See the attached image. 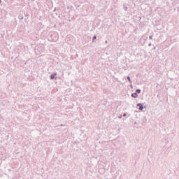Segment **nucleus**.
I'll return each instance as SVG.
<instances>
[{
  "label": "nucleus",
  "mask_w": 179,
  "mask_h": 179,
  "mask_svg": "<svg viewBox=\"0 0 179 179\" xmlns=\"http://www.w3.org/2000/svg\"><path fill=\"white\" fill-rule=\"evenodd\" d=\"M96 38H97V36L96 35H94L92 38V41H94V40H96Z\"/></svg>",
  "instance_id": "5"
},
{
  "label": "nucleus",
  "mask_w": 179,
  "mask_h": 179,
  "mask_svg": "<svg viewBox=\"0 0 179 179\" xmlns=\"http://www.w3.org/2000/svg\"><path fill=\"white\" fill-rule=\"evenodd\" d=\"M176 9H177V10H179V7H177V8H176Z\"/></svg>",
  "instance_id": "11"
},
{
  "label": "nucleus",
  "mask_w": 179,
  "mask_h": 179,
  "mask_svg": "<svg viewBox=\"0 0 179 179\" xmlns=\"http://www.w3.org/2000/svg\"><path fill=\"white\" fill-rule=\"evenodd\" d=\"M2 3V1L1 0H0V3Z\"/></svg>",
  "instance_id": "13"
},
{
  "label": "nucleus",
  "mask_w": 179,
  "mask_h": 179,
  "mask_svg": "<svg viewBox=\"0 0 179 179\" xmlns=\"http://www.w3.org/2000/svg\"><path fill=\"white\" fill-rule=\"evenodd\" d=\"M137 107H139L138 110H140V111H142L143 110V105L142 103H138Z\"/></svg>",
  "instance_id": "1"
},
{
  "label": "nucleus",
  "mask_w": 179,
  "mask_h": 179,
  "mask_svg": "<svg viewBox=\"0 0 179 179\" xmlns=\"http://www.w3.org/2000/svg\"><path fill=\"white\" fill-rule=\"evenodd\" d=\"M119 118H122V115H120V116H119Z\"/></svg>",
  "instance_id": "9"
},
{
  "label": "nucleus",
  "mask_w": 179,
  "mask_h": 179,
  "mask_svg": "<svg viewBox=\"0 0 179 179\" xmlns=\"http://www.w3.org/2000/svg\"><path fill=\"white\" fill-rule=\"evenodd\" d=\"M123 117H127V113H124Z\"/></svg>",
  "instance_id": "8"
},
{
  "label": "nucleus",
  "mask_w": 179,
  "mask_h": 179,
  "mask_svg": "<svg viewBox=\"0 0 179 179\" xmlns=\"http://www.w3.org/2000/svg\"><path fill=\"white\" fill-rule=\"evenodd\" d=\"M131 97H134V99H136V97H138V94L136 92L133 93L131 94Z\"/></svg>",
  "instance_id": "2"
},
{
  "label": "nucleus",
  "mask_w": 179,
  "mask_h": 179,
  "mask_svg": "<svg viewBox=\"0 0 179 179\" xmlns=\"http://www.w3.org/2000/svg\"><path fill=\"white\" fill-rule=\"evenodd\" d=\"M136 93H137L138 94H139V93H141V90H136Z\"/></svg>",
  "instance_id": "6"
},
{
  "label": "nucleus",
  "mask_w": 179,
  "mask_h": 179,
  "mask_svg": "<svg viewBox=\"0 0 179 179\" xmlns=\"http://www.w3.org/2000/svg\"><path fill=\"white\" fill-rule=\"evenodd\" d=\"M131 87H132V85H131Z\"/></svg>",
  "instance_id": "15"
},
{
  "label": "nucleus",
  "mask_w": 179,
  "mask_h": 179,
  "mask_svg": "<svg viewBox=\"0 0 179 179\" xmlns=\"http://www.w3.org/2000/svg\"><path fill=\"white\" fill-rule=\"evenodd\" d=\"M107 43H108V41H105V43H106V44H107Z\"/></svg>",
  "instance_id": "12"
},
{
  "label": "nucleus",
  "mask_w": 179,
  "mask_h": 179,
  "mask_svg": "<svg viewBox=\"0 0 179 179\" xmlns=\"http://www.w3.org/2000/svg\"><path fill=\"white\" fill-rule=\"evenodd\" d=\"M149 38H150V40H152V38H153V36H150Z\"/></svg>",
  "instance_id": "7"
},
{
  "label": "nucleus",
  "mask_w": 179,
  "mask_h": 179,
  "mask_svg": "<svg viewBox=\"0 0 179 179\" xmlns=\"http://www.w3.org/2000/svg\"><path fill=\"white\" fill-rule=\"evenodd\" d=\"M56 9H57V8H55V10H54V12H55Z\"/></svg>",
  "instance_id": "14"
},
{
  "label": "nucleus",
  "mask_w": 179,
  "mask_h": 179,
  "mask_svg": "<svg viewBox=\"0 0 179 179\" xmlns=\"http://www.w3.org/2000/svg\"><path fill=\"white\" fill-rule=\"evenodd\" d=\"M127 80H129V82L130 83H132V80H131V77L127 76Z\"/></svg>",
  "instance_id": "4"
},
{
  "label": "nucleus",
  "mask_w": 179,
  "mask_h": 179,
  "mask_svg": "<svg viewBox=\"0 0 179 179\" xmlns=\"http://www.w3.org/2000/svg\"><path fill=\"white\" fill-rule=\"evenodd\" d=\"M148 45H149V47H150V45H152V43H149Z\"/></svg>",
  "instance_id": "10"
},
{
  "label": "nucleus",
  "mask_w": 179,
  "mask_h": 179,
  "mask_svg": "<svg viewBox=\"0 0 179 179\" xmlns=\"http://www.w3.org/2000/svg\"><path fill=\"white\" fill-rule=\"evenodd\" d=\"M64 124H61V126L62 127Z\"/></svg>",
  "instance_id": "16"
},
{
  "label": "nucleus",
  "mask_w": 179,
  "mask_h": 179,
  "mask_svg": "<svg viewBox=\"0 0 179 179\" xmlns=\"http://www.w3.org/2000/svg\"><path fill=\"white\" fill-rule=\"evenodd\" d=\"M56 75H57V73H55L54 74H52V75H51L50 76V79H55V76H56Z\"/></svg>",
  "instance_id": "3"
}]
</instances>
